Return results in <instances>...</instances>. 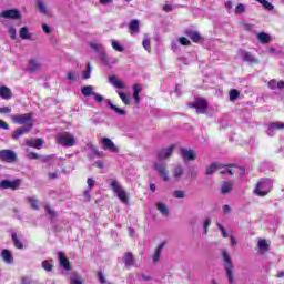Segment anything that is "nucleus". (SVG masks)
Here are the masks:
<instances>
[{
  "mask_svg": "<svg viewBox=\"0 0 284 284\" xmlns=\"http://www.w3.org/2000/svg\"><path fill=\"white\" fill-rule=\"evenodd\" d=\"M183 174H185L183 166L181 165L174 166L172 170V176H173L174 183H179V181L183 179Z\"/></svg>",
  "mask_w": 284,
  "mask_h": 284,
  "instance_id": "14",
  "label": "nucleus"
},
{
  "mask_svg": "<svg viewBox=\"0 0 284 284\" xmlns=\"http://www.w3.org/2000/svg\"><path fill=\"white\" fill-rule=\"evenodd\" d=\"M0 97L6 100L12 99V90L8 87H0Z\"/></svg>",
  "mask_w": 284,
  "mask_h": 284,
  "instance_id": "22",
  "label": "nucleus"
},
{
  "mask_svg": "<svg viewBox=\"0 0 284 284\" xmlns=\"http://www.w3.org/2000/svg\"><path fill=\"white\" fill-rule=\"evenodd\" d=\"M258 248L262 251V252H267L268 247H270V244H267V241L266 240H260L258 241Z\"/></svg>",
  "mask_w": 284,
  "mask_h": 284,
  "instance_id": "44",
  "label": "nucleus"
},
{
  "mask_svg": "<svg viewBox=\"0 0 284 284\" xmlns=\"http://www.w3.org/2000/svg\"><path fill=\"white\" fill-rule=\"evenodd\" d=\"M222 258L224 261V270L229 284H234V264L232 263V257H230L227 250L222 251Z\"/></svg>",
  "mask_w": 284,
  "mask_h": 284,
  "instance_id": "1",
  "label": "nucleus"
},
{
  "mask_svg": "<svg viewBox=\"0 0 284 284\" xmlns=\"http://www.w3.org/2000/svg\"><path fill=\"white\" fill-rule=\"evenodd\" d=\"M185 34L186 37H189L191 39V41H193L194 43H199L200 41L203 40V37H201V33H199V31H195L193 29H186L185 30Z\"/></svg>",
  "mask_w": 284,
  "mask_h": 284,
  "instance_id": "15",
  "label": "nucleus"
},
{
  "mask_svg": "<svg viewBox=\"0 0 284 284\" xmlns=\"http://www.w3.org/2000/svg\"><path fill=\"white\" fill-rule=\"evenodd\" d=\"M41 265L45 272H52V270H54V265H52V260H44L42 261Z\"/></svg>",
  "mask_w": 284,
  "mask_h": 284,
  "instance_id": "36",
  "label": "nucleus"
},
{
  "mask_svg": "<svg viewBox=\"0 0 284 284\" xmlns=\"http://www.w3.org/2000/svg\"><path fill=\"white\" fill-rule=\"evenodd\" d=\"M45 212L51 219H54V216H57V213L54 212V210H52V207H50V205H45Z\"/></svg>",
  "mask_w": 284,
  "mask_h": 284,
  "instance_id": "54",
  "label": "nucleus"
},
{
  "mask_svg": "<svg viewBox=\"0 0 284 284\" xmlns=\"http://www.w3.org/2000/svg\"><path fill=\"white\" fill-rule=\"evenodd\" d=\"M210 225H212V220L210 217H206L203 222H202V227H203V234L204 236H207V229L210 227Z\"/></svg>",
  "mask_w": 284,
  "mask_h": 284,
  "instance_id": "38",
  "label": "nucleus"
},
{
  "mask_svg": "<svg viewBox=\"0 0 284 284\" xmlns=\"http://www.w3.org/2000/svg\"><path fill=\"white\" fill-rule=\"evenodd\" d=\"M94 87L85 85L81 89L83 97H94Z\"/></svg>",
  "mask_w": 284,
  "mask_h": 284,
  "instance_id": "33",
  "label": "nucleus"
},
{
  "mask_svg": "<svg viewBox=\"0 0 284 284\" xmlns=\"http://www.w3.org/2000/svg\"><path fill=\"white\" fill-rule=\"evenodd\" d=\"M0 161H3L4 163H14V161H17V153L9 149L0 150Z\"/></svg>",
  "mask_w": 284,
  "mask_h": 284,
  "instance_id": "8",
  "label": "nucleus"
},
{
  "mask_svg": "<svg viewBox=\"0 0 284 284\" xmlns=\"http://www.w3.org/2000/svg\"><path fill=\"white\" fill-rule=\"evenodd\" d=\"M118 94L125 105H130V99H128V95H125V93L118 91Z\"/></svg>",
  "mask_w": 284,
  "mask_h": 284,
  "instance_id": "51",
  "label": "nucleus"
},
{
  "mask_svg": "<svg viewBox=\"0 0 284 284\" xmlns=\"http://www.w3.org/2000/svg\"><path fill=\"white\" fill-rule=\"evenodd\" d=\"M1 257L3 258L4 263H8L9 265H11V263H14V258L12 257V253H10V251H8L6 248L2 250Z\"/></svg>",
  "mask_w": 284,
  "mask_h": 284,
  "instance_id": "23",
  "label": "nucleus"
},
{
  "mask_svg": "<svg viewBox=\"0 0 284 284\" xmlns=\"http://www.w3.org/2000/svg\"><path fill=\"white\" fill-rule=\"evenodd\" d=\"M257 39L260 42L262 43H270V34L265 33V32H261L257 34Z\"/></svg>",
  "mask_w": 284,
  "mask_h": 284,
  "instance_id": "41",
  "label": "nucleus"
},
{
  "mask_svg": "<svg viewBox=\"0 0 284 284\" xmlns=\"http://www.w3.org/2000/svg\"><path fill=\"white\" fill-rule=\"evenodd\" d=\"M257 1V3H261V6L265 9L268 10V12H272V10H274V4H272L270 1L267 0H255Z\"/></svg>",
  "mask_w": 284,
  "mask_h": 284,
  "instance_id": "35",
  "label": "nucleus"
},
{
  "mask_svg": "<svg viewBox=\"0 0 284 284\" xmlns=\"http://www.w3.org/2000/svg\"><path fill=\"white\" fill-rule=\"evenodd\" d=\"M174 148H176L174 144L168 146L166 149H161L158 151V160L159 161H165V159H170L172 156V152H174Z\"/></svg>",
  "mask_w": 284,
  "mask_h": 284,
  "instance_id": "10",
  "label": "nucleus"
},
{
  "mask_svg": "<svg viewBox=\"0 0 284 284\" xmlns=\"http://www.w3.org/2000/svg\"><path fill=\"white\" fill-rule=\"evenodd\" d=\"M111 45H112L113 50H115V52H124V51H125V48H123V47L119 43V41H116V40H112V41H111Z\"/></svg>",
  "mask_w": 284,
  "mask_h": 284,
  "instance_id": "40",
  "label": "nucleus"
},
{
  "mask_svg": "<svg viewBox=\"0 0 284 284\" xmlns=\"http://www.w3.org/2000/svg\"><path fill=\"white\" fill-rule=\"evenodd\" d=\"M58 143L60 145H63L64 148H73L75 140L74 135H72L70 132H63L60 133L58 136Z\"/></svg>",
  "mask_w": 284,
  "mask_h": 284,
  "instance_id": "5",
  "label": "nucleus"
},
{
  "mask_svg": "<svg viewBox=\"0 0 284 284\" xmlns=\"http://www.w3.org/2000/svg\"><path fill=\"white\" fill-rule=\"evenodd\" d=\"M245 12V4L239 3L235 8V14H243Z\"/></svg>",
  "mask_w": 284,
  "mask_h": 284,
  "instance_id": "53",
  "label": "nucleus"
},
{
  "mask_svg": "<svg viewBox=\"0 0 284 284\" xmlns=\"http://www.w3.org/2000/svg\"><path fill=\"white\" fill-rule=\"evenodd\" d=\"M11 239H12L13 245H14V247H17V250H23V242H21V240H19V237L17 236V233H12Z\"/></svg>",
  "mask_w": 284,
  "mask_h": 284,
  "instance_id": "34",
  "label": "nucleus"
},
{
  "mask_svg": "<svg viewBox=\"0 0 284 284\" xmlns=\"http://www.w3.org/2000/svg\"><path fill=\"white\" fill-rule=\"evenodd\" d=\"M28 70L29 72H39V70H41V62L38 60H30Z\"/></svg>",
  "mask_w": 284,
  "mask_h": 284,
  "instance_id": "27",
  "label": "nucleus"
},
{
  "mask_svg": "<svg viewBox=\"0 0 284 284\" xmlns=\"http://www.w3.org/2000/svg\"><path fill=\"white\" fill-rule=\"evenodd\" d=\"M27 159H29L30 161H37V159H39V154L27 150Z\"/></svg>",
  "mask_w": 284,
  "mask_h": 284,
  "instance_id": "52",
  "label": "nucleus"
},
{
  "mask_svg": "<svg viewBox=\"0 0 284 284\" xmlns=\"http://www.w3.org/2000/svg\"><path fill=\"white\" fill-rule=\"evenodd\" d=\"M253 28H254V26L251 23H247V22H244L242 24V29L245 30L246 32H252Z\"/></svg>",
  "mask_w": 284,
  "mask_h": 284,
  "instance_id": "56",
  "label": "nucleus"
},
{
  "mask_svg": "<svg viewBox=\"0 0 284 284\" xmlns=\"http://www.w3.org/2000/svg\"><path fill=\"white\" fill-rule=\"evenodd\" d=\"M106 105H109L110 110H113L115 114H120V116H124L125 111L123 109H119V106L114 105L111 100H105Z\"/></svg>",
  "mask_w": 284,
  "mask_h": 284,
  "instance_id": "26",
  "label": "nucleus"
},
{
  "mask_svg": "<svg viewBox=\"0 0 284 284\" xmlns=\"http://www.w3.org/2000/svg\"><path fill=\"white\" fill-rule=\"evenodd\" d=\"M139 92H141L140 84H134L133 85V98L135 100V103H139L141 101V98L139 97Z\"/></svg>",
  "mask_w": 284,
  "mask_h": 284,
  "instance_id": "37",
  "label": "nucleus"
},
{
  "mask_svg": "<svg viewBox=\"0 0 284 284\" xmlns=\"http://www.w3.org/2000/svg\"><path fill=\"white\" fill-rule=\"evenodd\" d=\"M27 201H29L32 210H39V200L34 197H28Z\"/></svg>",
  "mask_w": 284,
  "mask_h": 284,
  "instance_id": "46",
  "label": "nucleus"
},
{
  "mask_svg": "<svg viewBox=\"0 0 284 284\" xmlns=\"http://www.w3.org/2000/svg\"><path fill=\"white\" fill-rule=\"evenodd\" d=\"M58 260L60 263V267H63L67 272H70L72 270V266H70V260L65 257V254L63 252H58Z\"/></svg>",
  "mask_w": 284,
  "mask_h": 284,
  "instance_id": "12",
  "label": "nucleus"
},
{
  "mask_svg": "<svg viewBox=\"0 0 284 284\" xmlns=\"http://www.w3.org/2000/svg\"><path fill=\"white\" fill-rule=\"evenodd\" d=\"M31 34H30V31H28V27H22L20 29V39H24V40H28L30 39Z\"/></svg>",
  "mask_w": 284,
  "mask_h": 284,
  "instance_id": "39",
  "label": "nucleus"
},
{
  "mask_svg": "<svg viewBox=\"0 0 284 284\" xmlns=\"http://www.w3.org/2000/svg\"><path fill=\"white\" fill-rule=\"evenodd\" d=\"M26 145H28V148H34L36 150H41V148L43 146V139L38 138V139H29L26 140Z\"/></svg>",
  "mask_w": 284,
  "mask_h": 284,
  "instance_id": "16",
  "label": "nucleus"
},
{
  "mask_svg": "<svg viewBox=\"0 0 284 284\" xmlns=\"http://www.w3.org/2000/svg\"><path fill=\"white\" fill-rule=\"evenodd\" d=\"M142 45H143V48H144L148 52H150V50H151V47H150V39L144 38L143 41H142Z\"/></svg>",
  "mask_w": 284,
  "mask_h": 284,
  "instance_id": "55",
  "label": "nucleus"
},
{
  "mask_svg": "<svg viewBox=\"0 0 284 284\" xmlns=\"http://www.w3.org/2000/svg\"><path fill=\"white\" fill-rule=\"evenodd\" d=\"M241 57H242L243 61H246L248 63L256 62V60L254 59V55H252V53H250L247 51H241Z\"/></svg>",
  "mask_w": 284,
  "mask_h": 284,
  "instance_id": "32",
  "label": "nucleus"
},
{
  "mask_svg": "<svg viewBox=\"0 0 284 284\" xmlns=\"http://www.w3.org/2000/svg\"><path fill=\"white\" fill-rule=\"evenodd\" d=\"M163 247H165V243H161L154 251L152 256L153 263H159V258H161V254L163 253Z\"/></svg>",
  "mask_w": 284,
  "mask_h": 284,
  "instance_id": "20",
  "label": "nucleus"
},
{
  "mask_svg": "<svg viewBox=\"0 0 284 284\" xmlns=\"http://www.w3.org/2000/svg\"><path fill=\"white\" fill-rule=\"evenodd\" d=\"M2 19H21V12L17 9L4 10L0 13Z\"/></svg>",
  "mask_w": 284,
  "mask_h": 284,
  "instance_id": "11",
  "label": "nucleus"
},
{
  "mask_svg": "<svg viewBox=\"0 0 284 284\" xmlns=\"http://www.w3.org/2000/svg\"><path fill=\"white\" fill-rule=\"evenodd\" d=\"M91 74H92V65H87V70L85 71H83V73H82V79H90V77H91Z\"/></svg>",
  "mask_w": 284,
  "mask_h": 284,
  "instance_id": "48",
  "label": "nucleus"
},
{
  "mask_svg": "<svg viewBox=\"0 0 284 284\" xmlns=\"http://www.w3.org/2000/svg\"><path fill=\"white\" fill-rule=\"evenodd\" d=\"M38 10L41 12V14H48V8L45 7V3H43V0H38Z\"/></svg>",
  "mask_w": 284,
  "mask_h": 284,
  "instance_id": "42",
  "label": "nucleus"
},
{
  "mask_svg": "<svg viewBox=\"0 0 284 284\" xmlns=\"http://www.w3.org/2000/svg\"><path fill=\"white\" fill-rule=\"evenodd\" d=\"M174 199H185V191L182 190H175L173 192Z\"/></svg>",
  "mask_w": 284,
  "mask_h": 284,
  "instance_id": "50",
  "label": "nucleus"
},
{
  "mask_svg": "<svg viewBox=\"0 0 284 284\" xmlns=\"http://www.w3.org/2000/svg\"><path fill=\"white\" fill-rule=\"evenodd\" d=\"M11 120L18 125H24V128H29V130H32L34 125V123L32 122V113L12 115Z\"/></svg>",
  "mask_w": 284,
  "mask_h": 284,
  "instance_id": "4",
  "label": "nucleus"
},
{
  "mask_svg": "<svg viewBox=\"0 0 284 284\" xmlns=\"http://www.w3.org/2000/svg\"><path fill=\"white\" fill-rule=\"evenodd\" d=\"M223 169L219 170L220 174H230L233 176V174H236V171L232 169V164H223Z\"/></svg>",
  "mask_w": 284,
  "mask_h": 284,
  "instance_id": "30",
  "label": "nucleus"
},
{
  "mask_svg": "<svg viewBox=\"0 0 284 284\" xmlns=\"http://www.w3.org/2000/svg\"><path fill=\"white\" fill-rule=\"evenodd\" d=\"M19 185H21V180H2L0 190H19Z\"/></svg>",
  "mask_w": 284,
  "mask_h": 284,
  "instance_id": "9",
  "label": "nucleus"
},
{
  "mask_svg": "<svg viewBox=\"0 0 284 284\" xmlns=\"http://www.w3.org/2000/svg\"><path fill=\"white\" fill-rule=\"evenodd\" d=\"M22 284H32V280L30 277H22Z\"/></svg>",
  "mask_w": 284,
  "mask_h": 284,
  "instance_id": "64",
  "label": "nucleus"
},
{
  "mask_svg": "<svg viewBox=\"0 0 284 284\" xmlns=\"http://www.w3.org/2000/svg\"><path fill=\"white\" fill-rule=\"evenodd\" d=\"M32 129L30 128H19L13 132L12 139H19V136H23V134H28Z\"/></svg>",
  "mask_w": 284,
  "mask_h": 284,
  "instance_id": "28",
  "label": "nucleus"
},
{
  "mask_svg": "<svg viewBox=\"0 0 284 284\" xmlns=\"http://www.w3.org/2000/svg\"><path fill=\"white\" fill-rule=\"evenodd\" d=\"M153 168L158 172L159 176L163 179V181H170V171H168V163L155 162L153 164Z\"/></svg>",
  "mask_w": 284,
  "mask_h": 284,
  "instance_id": "6",
  "label": "nucleus"
},
{
  "mask_svg": "<svg viewBox=\"0 0 284 284\" xmlns=\"http://www.w3.org/2000/svg\"><path fill=\"white\" fill-rule=\"evenodd\" d=\"M123 263L126 265V267H132V265H134V257L132 256V253L126 252L124 254Z\"/></svg>",
  "mask_w": 284,
  "mask_h": 284,
  "instance_id": "29",
  "label": "nucleus"
},
{
  "mask_svg": "<svg viewBox=\"0 0 284 284\" xmlns=\"http://www.w3.org/2000/svg\"><path fill=\"white\" fill-rule=\"evenodd\" d=\"M11 39H17V29H14V27H10L8 30Z\"/></svg>",
  "mask_w": 284,
  "mask_h": 284,
  "instance_id": "58",
  "label": "nucleus"
},
{
  "mask_svg": "<svg viewBox=\"0 0 284 284\" xmlns=\"http://www.w3.org/2000/svg\"><path fill=\"white\" fill-rule=\"evenodd\" d=\"M229 94H230V101H236L241 93L239 92V90L233 89L230 91Z\"/></svg>",
  "mask_w": 284,
  "mask_h": 284,
  "instance_id": "47",
  "label": "nucleus"
},
{
  "mask_svg": "<svg viewBox=\"0 0 284 284\" xmlns=\"http://www.w3.org/2000/svg\"><path fill=\"white\" fill-rule=\"evenodd\" d=\"M140 21L134 19V20H131L130 23H129V30L131 32V34H139V30H140Z\"/></svg>",
  "mask_w": 284,
  "mask_h": 284,
  "instance_id": "21",
  "label": "nucleus"
},
{
  "mask_svg": "<svg viewBox=\"0 0 284 284\" xmlns=\"http://www.w3.org/2000/svg\"><path fill=\"white\" fill-rule=\"evenodd\" d=\"M181 155L184 161H194L196 159V152L194 150L181 149Z\"/></svg>",
  "mask_w": 284,
  "mask_h": 284,
  "instance_id": "17",
  "label": "nucleus"
},
{
  "mask_svg": "<svg viewBox=\"0 0 284 284\" xmlns=\"http://www.w3.org/2000/svg\"><path fill=\"white\" fill-rule=\"evenodd\" d=\"M109 81L114 88H118L119 90H122V88H125V84L116 78V75H112L109 78Z\"/></svg>",
  "mask_w": 284,
  "mask_h": 284,
  "instance_id": "25",
  "label": "nucleus"
},
{
  "mask_svg": "<svg viewBox=\"0 0 284 284\" xmlns=\"http://www.w3.org/2000/svg\"><path fill=\"white\" fill-rule=\"evenodd\" d=\"M234 184L232 182H224L221 186L222 194H230L231 190H233Z\"/></svg>",
  "mask_w": 284,
  "mask_h": 284,
  "instance_id": "31",
  "label": "nucleus"
},
{
  "mask_svg": "<svg viewBox=\"0 0 284 284\" xmlns=\"http://www.w3.org/2000/svg\"><path fill=\"white\" fill-rule=\"evenodd\" d=\"M268 88H270L271 90H276V88H278V82H276V80H271V81L268 82Z\"/></svg>",
  "mask_w": 284,
  "mask_h": 284,
  "instance_id": "60",
  "label": "nucleus"
},
{
  "mask_svg": "<svg viewBox=\"0 0 284 284\" xmlns=\"http://www.w3.org/2000/svg\"><path fill=\"white\" fill-rule=\"evenodd\" d=\"M223 168H225L223 164L219 162H213L210 166L206 168V176H212L214 172H216L217 170H223Z\"/></svg>",
  "mask_w": 284,
  "mask_h": 284,
  "instance_id": "18",
  "label": "nucleus"
},
{
  "mask_svg": "<svg viewBox=\"0 0 284 284\" xmlns=\"http://www.w3.org/2000/svg\"><path fill=\"white\" fill-rule=\"evenodd\" d=\"M67 79H69V81L74 82V81H77V75L74 73L70 72L67 74Z\"/></svg>",
  "mask_w": 284,
  "mask_h": 284,
  "instance_id": "63",
  "label": "nucleus"
},
{
  "mask_svg": "<svg viewBox=\"0 0 284 284\" xmlns=\"http://www.w3.org/2000/svg\"><path fill=\"white\" fill-rule=\"evenodd\" d=\"M98 278H99L101 284H105L106 283L105 275L101 271L98 272Z\"/></svg>",
  "mask_w": 284,
  "mask_h": 284,
  "instance_id": "59",
  "label": "nucleus"
},
{
  "mask_svg": "<svg viewBox=\"0 0 284 284\" xmlns=\"http://www.w3.org/2000/svg\"><path fill=\"white\" fill-rule=\"evenodd\" d=\"M156 210L160 211L162 216H170V209H168V205H165L163 202L156 203Z\"/></svg>",
  "mask_w": 284,
  "mask_h": 284,
  "instance_id": "24",
  "label": "nucleus"
},
{
  "mask_svg": "<svg viewBox=\"0 0 284 284\" xmlns=\"http://www.w3.org/2000/svg\"><path fill=\"white\" fill-rule=\"evenodd\" d=\"M70 284H83V277L79 274L72 275Z\"/></svg>",
  "mask_w": 284,
  "mask_h": 284,
  "instance_id": "45",
  "label": "nucleus"
},
{
  "mask_svg": "<svg viewBox=\"0 0 284 284\" xmlns=\"http://www.w3.org/2000/svg\"><path fill=\"white\" fill-rule=\"evenodd\" d=\"M99 54L102 63H104V65H110V58H108V53H105V50L100 51Z\"/></svg>",
  "mask_w": 284,
  "mask_h": 284,
  "instance_id": "43",
  "label": "nucleus"
},
{
  "mask_svg": "<svg viewBox=\"0 0 284 284\" xmlns=\"http://www.w3.org/2000/svg\"><path fill=\"white\" fill-rule=\"evenodd\" d=\"M10 112H12V108L10 106L0 108V114H10Z\"/></svg>",
  "mask_w": 284,
  "mask_h": 284,
  "instance_id": "57",
  "label": "nucleus"
},
{
  "mask_svg": "<svg viewBox=\"0 0 284 284\" xmlns=\"http://www.w3.org/2000/svg\"><path fill=\"white\" fill-rule=\"evenodd\" d=\"M283 128H284V123H281V122L271 123L267 129L268 136H274V131L283 130Z\"/></svg>",
  "mask_w": 284,
  "mask_h": 284,
  "instance_id": "19",
  "label": "nucleus"
},
{
  "mask_svg": "<svg viewBox=\"0 0 284 284\" xmlns=\"http://www.w3.org/2000/svg\"><path fill=\"white\" fill-rule=\"evenodd\" d=\"M108 183L114 194H116L118 199L122 201V203L128 204L130 202V199L128 197V193L125 190H123V186H121V183L114 179H109Z\"/></svg>",
  "mask_w": 284,
  "mask_h": 284,
  "instance_id": "2",
  "label": "nucleus"
},
{
  "mask_svg": "<svg viewBox=\"0 0 284 284\" xmlns=\"http://www.w3.org/2000/svg\"><path fill=\"white\" fill-rule=\"evenodd\" d=\"M179 41H180V43H181V45H190V41L187 40V38H185V37H181L180 39H179Z\"/></svg>",
  "mask_w": 284,
  "mask_h": 284,
  "instance_id": "61",
  "label": "nucleus"
},
{
  "mask_svg": "<svg viewBox=\"0 0 284 284\" xmlns=\"http://www.w3.org/2000/svg\"><path fill=\"white\" fill-rule=\"evenodd\" d=\"M91 191H92V190L88 189V190H85V191L83 192L84 201H90V199H91L90 192H91Z\"/></svg>",
  "mask_w": 284,
  "mask_h": 284,
  "instance_id": "62",
  "label": "nucleus"
},
{
  "mask_svg": "<svg viewBox=\"0 0 284 284\" xmlns=\"http://www.w3.org/2000/svg\"><path fill=\"white\" fill-rule=\"evenodd\" d=\"M90 48H92L93 50H95V52L98 54H100V52H103V47L99 43H94V42H91L90 43Z\"/></svg>",
  "mask_w": 284,
  "mask_h": 284,
  "instance_id": "49",
  "label": "nucleus"
},
{
  "mask_svg": "<svg viewBox=\"0 0 284 284\" xmlns=\"http://www.w3.org/2000/svg\"><path fill=\"white\" fill-rule=\"evenodd\" d=\"M270 192H272V180L270 179L260 180L255 185L254 193L257 196H267Z\"/></svg>",
  "mask_w": 284,
  "mask_h": 284,
  "instance_id": "3",
  "label": "nucleus"
},
{
  "mask_svg": "<svg viewBox=\"0 0 284 284\" xmlns=\"http://www.w3.org/2000/svg\"><path fill=\"white\" fill-rule=\"evenodd\" d=\"M103 150H109L110 152H119V148L114 145V142L109 138H103L101 140Z\"/></svg>",
  "mask_w": 284,
  "mask_h": 284,
  "instance_id": "13",
  "label": "nucleus"
},
{
  "mask_svg": "<svg viewBox=\"0 0 284 284\" xmlns=\"http://www.w3.org/2000/svg\"><path fill=\"white\" fill-rule=\"evenodd\" d=\"M191 108H195L197 114H205L207 111V100L203 98H196L193 103H190Z\"/></svg>",
  "mask_w": 284,
  "mask_h": 284,
  "instance_id": "7",
  "label": "nucleus"
}]
</instances>
